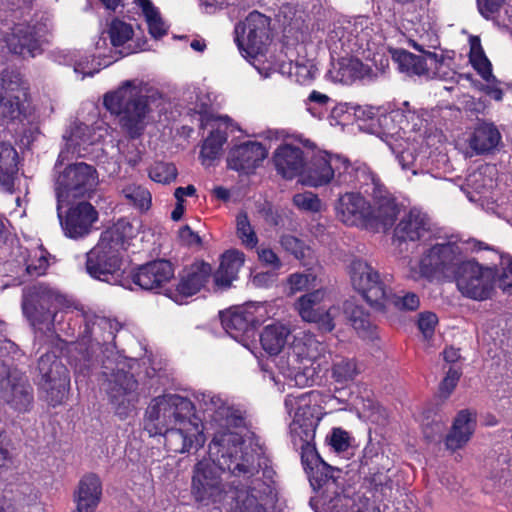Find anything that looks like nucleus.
<instances>
[{
	"label": "nucleus",
	"instance_id": "f257e3e1",
	"mask_svg": "<svg viewBox=\"0 0 512 512\" xmlns=\"http://www.w3.org/2000/svg\"><path fill=\"white\" fill-rule=\"evenodd\" d=\"M236 432L217 433L209 444V459L193 469L191 494L203 506L224 504L227 512H267L275 499V471L268 458L243 447Z\"/></svg>",
	"mask_w": 512,
	"mask_h": 512
},
{
	"label": "nucleus",
	"instance_id": "f03ea898",
	"mask_svg": "<svg viewBox=\"0 0 512 512\" xmlns=\"http://www.w3.org/2000/svg\"><path fill=\"white\" fill-rule=\"evenodd\" d=\"M132 223L120 218L101 233L98 243L86 254V271L94 279L125 286L122 251L134 236Z\"/></svg>",
	"mask_w": 512,
	"mask_h": 512
},
{
	"label": "nucleus",
	"instance_id": "7ed1b4c3",
	"mask_svg": "<svg viewBox=\"0 0 512 512\" xmlns=\"http://www.w3.org/2000/svg\"><path fill=\"white\" fill-rule=\"evenodd\" d=\"M103 104L119 118L121 127L131 138H137L143 133L148 101L141 81H124L117 90L104 95Z\"/></svg>",
	"mask_w": 512,
	"mask_h": 512
},
{
	"label": "nucleus",
	"instance_id": "20e7f679",
	"mask_svg": "<svg viewBox=\"0 0 512 512\" xmlns=\"http://www.w3.org/2000/svg\"><path fill=\"white\" fill-rule=\"evenodd\" d=\"M17 345L7 338L6 324L0 320V397L13 411L29 413L34 406V389L25 372L9 368L4 358L17 352Z\"/></svg>",
	"mask_w": 512,
	"mask_h": 512
},
{
	"label": "nucleus",
	"instance_id": "39448f33",
	"mask_svg": "<svg viewBox=\"0 0 512 512\" xmlns=\"http://www.w3.org/2000/svg\"><path fill=\"white\" fill-rule=\"evenodd\" d=\"M372 204L358 192H346L335 201L334 209L339 221L347 226L371 230H387L394 224L399 212L397 205H391V211Z\"/></svg>",
	"mask_w": 512,
	"mask_h": 512
},
{
	"label": "nucleus",
	"instance_id": "423d86ee",
	"mask_svg": "<svg viewBox=\"0 0 512 512\" xmlns=\"http://www.w3.org/2000/svg\"><path fill=\"white\" fill-rule=\"evenodd\" d=\"M325 350L324 344L309 333L296 336L283 354L277 356L275 365L279 372L295 386H310L314 369L310 364Z\"/></svg>",
	"mask_w": 512,
	"mask_h": 512
},
{
	"label": "nucleus",
	"instance_id": "0eeeda50",
	"mask_svg": "<svg viewBox=\"0 0 512 512\" xmlns=\"http://www.w3.org/2000/svg\"><path fill=\"white\" fill-rule=\"evenodd\" d=\"M65 297L54 287L38 282L23 289L22 312L30 325L43 334H53Z\"/></svg>",
	"mask_w": 512,
	"mask_h": 512
},
{
	"label": "nucleus",
	"instance_id": "6e6552de",
	"mask_svg": "<svg viewBox=\"0 0 512 512\" xmlns=\"http://www.w3.org/2000/svg\"><path fill=\"white\" fill-rule=\"evenodd\" d=\"M192 402L180 395L165 394L151 400L145 413L144 428L157 436L170 427L192 426Z\"/></svg>",
	"mask_w": 512,
	"mask_h": 512
},
{
	"label": "nucleus",
	"instance_id": "1a4fd4ad",
	"mask_svg": "<svg viewBox=\"0 0 512 512\" xmlns=\"http://www.w3.org/2000/svg\"><path fill=\"white\" fill-rule=\"evenodd\" d=\"M84 319L85 328L76 346L80 357H74L76 373L83 376L88 373L94 364L96 348L112 342L121 328L118 321L106 317L85 315Z\"/></svg>",
	"mask_w": 512,
	"mask_h": 512
},
{
	"label": "nucleus",
	"instance_id": "9d476101",
	"mask_svg": "<svg viewBox=\"0 0 512 512\" xmlns=\"http://www.w3.org/2000/svg\"><path fill=\"white\" fill-rule=\"evenodd\" d=\"M99 184L98 172L84 162L67 165L55 179V193L59 204H68L80 198H91Z\"/></svg>",
	"mask_w": 512,
	"mask_h": 512
},
{
	"label": "nucleus",
	"instance_id": "9b49d317",
	"mask_svg": "<svg viewBox=\"0 0 512 512\" xmlns=\"http://www.w3.org/2000/svg\"><path fill=\"white\" fill-rule=\"evenodd\" d=\"M315 398L314 391L288 394L285 398L286 411L293 416L290 424V438L296 450L314 441L319 423V418L314 415L315 408L312 406V400Z\"/></svg>",
	"mask_w": 512,
	"mask_h": 512
},
{
	"label": "nucleus",
	"instance_id": "f8f14e48",
	"mask_svg": "<svg viewBox=\"0 0 512 512\" xmlns=\"http://www.w3.org/2000/svg\"><path fill=\"white\" fill-rule=\"evenodd\" d=\"M235 42L242 54L253 66L264 57L270 44V19L253 11L235 27Z\"/></svg>",
	"mask_w": 512,
	"mask_h": 512
},
{
	"label": "nucleus",
	"instance_id": "ddd939ff",
	"mask_svg": "<svg viewBox=\"0 0 512 512\" xmlns=\"http://www.w3.org/2000/svg\"><path fill=\"white\" fill-rule=\"evenodd\" d=\"M36 384L44 393L49 405L56 407L67 398L70 376L66 366L54 353H46L38 359Z\"/></svg>",
	"mask_w": 512,
	"mask_h": 512
},
{
	"label": "nucleus",
	"instance_id": "4468645a",
	"mask_svg": "<svg viewBox=\"0 0 512 512\" xmlns=\"http://www.w3.org/2000/svg\"><path fill=\"white\" fill-rule=\"evenodd\" d=\"M465 258L455 242L436 243L425 250L419 261L420 275L429 279L452 281Z\"/></svg>",
	"mask_w": 512,
	"mask_h": 512
},
{
	"label": "nucleus",
	"instance_id": "2eb2a0df",
	"mask_svg": "<svg viewBox=\"0 0 512 512\" xmlns=\"http://www.w3.org/2000/svg\"><path fill=\"white\" fill-rule=\"evenodd\" d=\"M497 270L475 260H464L452 281L462 296L475 301L490 299L494 292Z\"/></svg>",
	"mask_w": 512,
	"mask_h": 512
},
{
	"label": "nucleus",
	"instance_id": "dca6fc26",
	"mask_svg": "<svg viewBox=\"0 0 512 512\" xmlns=\"http://www.w3.org/2000/svg\"><path fill=\"white\" fill-rule=\"evenodd\" d=\"M350 278L353 287L370 306L378 310L384 308L391 295L388 276L381 277L369 263L355 259L350 264Z\"/></svg>",
	"mask_w": 512,
	"mask_h": 512
},
{
	"label": "nucleus",
	"instance_id": "f3484780",
	"mask_svg": "<svg viewBox=\"0 0 512 512\" xmlns=\"http://www.w3.org/2000/svg\"><path fill=\"white\" fill-rule=\"evenodd\" d=\"M104 375L105 391L112 410L120 419L128 418L139 401L137 380L133 374L120 368L104 371Z\"/></svg>",
	"mask_w": 512,
	"mask_h": 512
},
{
	"label": "nucleus",
	"instance_id": "a211bd4d",
	"mask_svg": "<svg viewBox=\"0 0 512 512\" xmlns=\"http://www.w3.org/2000/svg\"><path fill=\"white\" fill-rule=\"evenodd\" d=\"M345 157L336 154L324 153L315 156L306 170H303L300 182L310 187H320L333 182L341 186L350 179L343 171Z\"/></svg>",
	"mask_w": 512,
	"mask_h": 512
},
{
	"label": "nucleus",
	"instance_id": "6ab92c4d",
	"mask_svg": "<svg viewBox=\"0 0 512 512\" xmlns=\"http://www.w3.org/2000/svg\"><path fill=\"white\" fill-rule=\"evenodd\" d=\"M343 171L350 176V179L343 182V185L357 183L364 188V192L368 194L374 203H379L380 207L386 211H391V205H397L393 194L382 183L377 174H375L365 163L351 164L345 158V168Z\"/></svg>",
	"mask_w": 512,
	"mask_h": 512
},
{
	"label": "nucleus",
	"instance_id": "aec40b11",
	"mask_svg": "<svg viewBox=\"0 0 512 512\" xmlns=\"http://www.w3.org/2000/svg\"><path fill=\"white\" fill-rule=\"evenodd\" d=\"M21 75L12 70H4L0 75V114L11 121L26 118L25 101L27 91Z\"/></svg>",
	"mask_w": 512,
	"mask_h": 512
},
{
	"label": "nucleus",
	"instance_id": "412c9836",
	"mask_svg": "<svg viewBox=\"0 0 512 512\" xmlns=\"http://www.w3.org/2000/svg\"><path fill=\"white\" fill-rule=\"evenodd\" d=\"M62 206L63 204L57 202V216L65 236L81 239L89 235L99 218L95 207L87 201H81L69 207L63 214Z\"/></svg>",
	"mask_w": 512,
	"mask_h": 512
},
{
	"label": "nucleus",
	"instance_id": "4be33fe9",
	"mask_svg": "<svg viewBox=\"0 0 512 512\" xmlns=\"http://www.w3.org/2000/svg\"><path fill=\"white\" fill-rule=\"evenodd\" d=\"M374 29L367 17H358L354 23H349L340 31L336 32L339 36L343 50L347 54H355L363 58H370L375 48L372 41Z\"/></svg>",
	"mask_w": 512,
	"mask_h": 512
},
{
	"label": "nucleus",
	"instance_id": "5701e85b",
	"mask_svg": "<svg viewBox=\"0 0 512 512\" xmlns=\"http://www.w3.org/2000/svg\"><path fill=\"white\" fill-rule=\"evenodd\" d=\"M48 28L44 23L17 24L7 40L9 50L22 57H35L41 53V46L45 42Z\"/></svg>",
	"mask_w": 512,
	"mask_h": 512
},
{
	"label": "nucleus",
	"instance_id": "b1692460",
	"mask_svg": "<svg viewBox=\"0 0 512 512\" xmlns=\"http://www.w3.org/2000/svg\"><path fill=\"white\" fill-rule=\"evenodd\" d=\"M197 399L205 411L211 412L212 420L220 428L214 436L220 432H232L230 428H239L245 425L242 413L229 406L219 395L210 391L201 392L197 395Z\"/></svg>",
	"mask_w": 512,
	"mask_h": 512
},
{
	"label": "nucleus",
	"instance_id": "393cba45",
	"mask_svg": "<svg viewBox=\"0 0 512 512\" xmlns=\"http://www.w3.org/2000/svg\"><path fill=\"white\" fill-rule=\"evenodd\" d=\"M432 236V222L429 216L419 209H411L397 224L394 240L399 242L428 240Z\"/></svg>",
	"mask_w": 512,
	"mask_h": 512
},
{
	"label": "nucleus",
	"instance_id": "a878e982",
	"mask_svg": "<svg viewBox=\"0 0 512 512\" xmlns=\"http://www.w3.org/2000/svg\"><path fill=\"white\" fill-rule=\"evenodd\" d=\"M173 264L164 259L154 260L141 265L132 274L133 283L143 290H157L174 277Z\"/></svg>",
	"mask_w": 512,
	"mask_h": 512
},
{
	"label": "nucleus",
	"instance_id": "bb28decb",
	"mask_svg": "<svg viewBox=\"0 0 512 512\" xmlns=\"http://www.w3.org/2000/svg\"><path fill=\"white\" fill-rule=\"evenodd\" d=\"M267 157L265 147L254 141H247L230 150L227 163L230 169L249 174Z\"/></svg>",
	"mask_w": 512,
	"mask_h": 512
},
{
	"label": "nucleus",
	"instance_id": "cd10ccee",
	"mask_svg": "<svg viewBox=\"0 0 512 512\" xmlns=\"http://www.w3.org/2000/svg\"><path fill=\"white\" fill-rule=\"evenodd\" d=\"M212 267L204 261H196L185 266L179 274L176 291L180 296L190 297L197 294L208 282Z\"/></svg>",
	"mask_w": 512,
	"mask_h": 512
},
{
	"label": "nucleus",
	"instance_id": "c85d7f7f",
	"mask_svg": "<svg viewBox=\"0 0 512 512\" xmlns=\"http://www.w3.org/2000/svg\"><path fill=\"white\" fill-rule=\"evenodd\" d=\"M273 161L277 172L283 178L291 180L297 176L302 178L305 167L304 152L300 147L282 145L276 149Z\"/></svg>",
	"mask_w": 512,
	"mask_h": 512
},
{
	"label": "nucleus",
	"instance_id": "c756f323",
	"mask_svg": "<svg viewBox=\"0 0 512 512\" xmlns=\"http://www.w3.org/2000/svg\"><path fill=\"white\" fill-rule=\"evenodd\" d=\"M161 435L164 437L166 449L174 453L188 452L194 442L197 444L203 442L199 426L193 421L192 426H173L165 429Z\"/></svg>",
	"mask_w": 512,
	"mask_h": 512
},
{
	"label": "nucleus",
	"instance_id": "7c9ffc66",
	"mask_svg": "<svg viewBox=\"0 0 512 512\" xmlns=\"http://www.w3.org/2000/svg\"><path fill=\"white\" fill-rule=\"evenodd\" d=\"M220 318L226 333L236 341H242L243 337L254 334L255 317L243 308L221 312Z\"/></svg>",
	"mask_w": 512,
	"mask_h": 512
},
{
	"label": "nucleus",
	"instance_id": "2f4dec72",
	"mask_svg": "<svg viewBox=\"0 0 512 512\" xmlns=\"http://www.w3.org/2000/svg\"><path fill=\"white\" fill-rule=\"evenodd\" d=\"M19 154L16 148L6 141L0 142V189L12 193L19 171Z\"/></svg>",
	"mask_w": 512,
	"mask_h": 512
},
{
	"label": "nucleus",
	"instance_id": "473e14b6",
	"mask_svg": "<svg viewBox=\"0 0 512 512\" xmlns=\"http://www.w3.org/2000/svg\"><path fill=\"white\" fill-rule=\"evenodd\" d=\"M102 494L101 481L95 474L85 475L75 493L77 512H95Z\"/></svg>",
	"mask_w": 512,
	"mask_h": 512
},
{
	"label": "nucleus",
	"instance_id": "72a5a7b5",
	"mask_svg": "<svg viewBox=\"0 0 512 512\" xmlns=\"http://www.w3.org/2000/svg\"><path fill=\"white\" fill-rule=\"evenodd\" d=\"M475 423V414L467 409L461 410L453 422L451 431L446 436V447L452 451L463 447L471 438Z\"/></svg>",
	"mask_w": 512,
	"mask_h": 512
},
{
	"label": "nucleus",
	"instance_id": "f704fd0d",
	"mask_svg": "<svg viewBox=\"0 0 512 512\" xmlns=\"http://www.w3.org/2000/svg\"><path fill=\"white\" fill-rule=\"evenodd\" d=\"M335 469L323 462L319 466H315L313 470H309V481L314 490H322V506L323 510L327 508V503L338 493L335 491L337 487Z\"/></svg>",
	"mask_w": 512,
	"mask_h": 512
},
{
	"label": "nucleus",
	"instance_id": "c9c22d12",
	"mask_svg": "<svg viewBox=\"0 0 512 512\" xmlns=\"http://www.w3.org/2000/svg\"><path fill=\"white\" fill-rule=\"evenodd\" d=\"M244 264V254L238 250H228L221 258L220 266L214 274V281L218 287L229 288L237 278L240 268Z\"/></svg>",
	"mask_w": 512,
	"mask_h": 512
},
{
	"label": "nucleus",
	"instance_id": "e433bc0d",
	"mask_svg": "<svg viewBox=\"0 0 512 512\" xmlns=\"http://www.w3.org/2000/svg\"><path fill=\"white\" fill-rule=\"evenodd\" d=\"M501 141V134L491 123H479L470 139V148L478 155L493 151Z\"/></svg>",
	"mask_w": 512,
	"mask_h": 512
},
{
	"label": "nucleus",
	"instance_id": "4c0bfd02",
	"mask_svg": "<svg viewBox=\"0 0 512 512\" xmlns=\"http://www.w3.org/2000/svg\"><path fill=\"white\" fill-rule=\"evenodd\" d=\"M338 76L342 83L351 84L356 80L373 81L377 73L358 58L343 57L339 62Z\"/></svg>",
	"mask_w": 512,
	"mask_h": 512
},
{
	"label": "nucleus",
	"instance_id": "58836bf2",
	"mask_svg": "<svg viewBox=\"0 0 512 512\" xmlns=\"http://www.w3.org/2000/svg\"><path fill=\"white\" fill-rule=\"evenodd\" d=\"M290 334V328L285 324L267 325L260 334L262 348L271 356H277L283 351Z\"/></svg>",
	"mask_w": 512,
	"mask_h": 512
},
{
	"label": "nucleus",
	"instance_id": "ea45409f",
	"mask_svg": "<svg viewBox=\"0 0 512 512\" xmlns=\"http://www.w3.org/2000/svg\"><path fill=\"white\" fill-rule=\"evenodd\" d=\"M414 47L424 55H415L405 50H395L393 59L398 64L399 70L408 75H426L429 73V60L426 56L428 51H424L417 44Z\"/></svg>",
	"mask_w": 512,
	"mask_h": 512
},
{
	"label": "nucleus",
	"instance_id": "a19ab883",
	"mask_svg": "<svg viewBox=\"0 0 512 512\" xmlns=\"http://www.w3.org/2000/svg\"><path fill=\"white\" fill-rule=\"evenodd\" d=\"M137 4L146 19L150 35L155 38H161L167 34L168 27L163 21L159 10L153 5L151 0H133Z\"/></svg>",
	"mask_w": 512,
	"mask_h": 512
},
{
	"label": "nucleus",
	"instance_id": "79ce46f5",
	"mask_svg": "<svg viewBox=\"0 0 512 512\" xmlns=\"http://www.w3.org/2000/svg\"><path fill=\"white\" fill-rule=\"evenodd\" d=\"M344 309L358 335L364 339L373 340L375 338V327L371 324L368 315L363 309L350 302L345 304Z\"/></svg>",
	"mask_w": 512,
	"mask_h": 512
},
{
	"label": "nucleus",
	"instance_id": "37998d69",
	"mask_svg": "<svg viewBox=\"0 0 512 512\" xmlns=\"http://www.w3.org/2000/svg\"><path fill=\"white\" fill-rule=\"evenodd\" d=\"M469 60L487 83L495 81V76L492 74V65L486 57L478 37L470 38Z\"/></svg>",
	"mask_w": 512,
	"mask_h": 512
},
{
	"label": "nucleus",
	"instance_id": "c03bdc74",
	"mask_svg": "<svg viewBox=\"0 0 512 512\" xmlns=\"http://www.w3.org/2000/svg\"><path fill=\"white\" fill-rule=\"evenodd\" d=\"M429 60V71L444 81H455L456 72L452 69V58L435 52H427Z\"/></svg>",
	"mask_w": 512,
	"mask_h": 512
},
{
	"label": "nucleus",
	"instance_id": "a18cd8bd",
	"mask_svg": "<svg viewBox=\"0 0 512 512\" xmlns=\"http://www.w3.org/2000/svg\"><path fill=\"white\" fill-rule=\"evenodd\" d=\"M360 373V367L355 359L340 358L334 361L332 367L333 379L341 384H347Z\"/></svg>",
	"mask_w": 512,
	"mask_h": 512
},
{
	"label": "nucleus",
	"instance_id": "49530a36",
	"mask_svg": "<svg viewBox=\"0 0 512 512\" xmlns=\"http://www.w3.org/2000/svg\"><path fill=\"white\" fill-rule=\"evenodd\" d=\"M226 140L227 133L221 130L220 127L213 130L202 145L200 154L203 160H215L221 154L222 146Z\"/></svg>",
	"mask_w": 512,
	"mask_h": 512
},
{
	"label": "nucleus",
	"instance_id": "de8ad7c7",
	"mask_svg": "<svg viewBox=\"0 0 512 512\" xmlns=\"http://www.w3.org/2000/svg\"><path fill=\"white\" fill-rule=\"evenodd\" d=\"M111 45L115 48L124 46L133 37V28L130 24L113 19L106 31Z\"/></svg>",
	"mask_w": 512,
	"mask_h": 512
},
{
	"label": "nucleus",
	"instance_id": "09e8293b",
	"mask_svg": "<svg viewBox=\"0 0 512 512\" xmlns=\"http://www.w3.org/2000/svg\"><path fill=\"white\" fill-rule=\"evenodd\" d=\"M324 294V291L317 289L299 298L298 311L303 320L313 319L315 312L321 309L319 305L324 298Z\"/></svg>",
	"mask_w": 512,
	"mask_h": 512
},
{
	"label": "nucleus",
	"instance_id": "8fccbe9b",
	"mask_svg": "<svg viewBox=\"0 0 512 512\" xmlns=\"http://www.w3.org/2000/svg\"><path fill=\"white\" fill-rule=\"evenodd\" d=\"M124 197L141 211L148 210L151 205V194L143 186L128 185L123 190Z\"/></svg>",
	"mask_w": 512,
	"mask_h": 512
},
{
	"label": "nucleus",
	"instance_id": "3c124183",
	"mask_svg": "<svg viewBox=\"0 0 512 512\" xmlns=\"http://www.w3.org/2000/svg\"><path fill=\"white\" fill-rule=\"evenodd\" d=\"M236 226L237 236L241 239L242 244L251 249L256 247L258 238L246 213L242 212L237 215Z\"/></svg>",
	"mask_w": 512,
	"mask_h": 512
},
{
	"label": "nucleus",
	"instance_id": "603ef678",
	"mask_svg": "<svg viewBox=\"0 0 512 512\" xmlns=\"http://www.w3.org/2000/svg\"><path fill=\"white\" fill-rule=\"evenodd\" d=\"M49 266L46 252L44 250L34 251L33 255H29V259L25 262L26 274L30 277H39L45 274Z\"/></svg>",
	"mask_w": 512,
	"mask_h": 512
},
{
	"label": "nucleus",
	"instance_id": "864d4df0",
	"mask_svg": "<svg viewBox=\"0 0 512 512\" xmlns=\"http://www.w3.org/2000/svg\"><path fill=\"white\" fill-rule=\"evenodd\" d=\"M177 169L172 163H155L149 171V177L158 183L168 184L176 179Z\"/></svg>",
	"mask_w": 512,
	"mask_h": 512
},
{
	"label": "nucleus",
	"instance_id": "5fc2aeb1",
	"mask_svg": "<svg viewBox=\"0 0 512 512\" xmlns=\"http://www.w3.org/2000/svg\"><path fill=\"white\" fill-rule=\"evenodd\" d=\"M289 72L295 75L297 82L304 84L315 77L317 68L310 60L297 59L294 63L291 62Z\"/></svg>",
	"mask_w": 512,
	"mask_h": 512
},
{
	"label": "nucleus",
	"instance_id": "6e6d98bb",
	"mask_svg": "<svg viewBox=\"0 0 512 512\" xmlns=\"http://www.w3.org/2000/svg\"><path fill=\"white\" fill-rule=\"evenodd\" d=\"M114 60L110 58L104 57L101 61H96V58L93 56L91 59L86 57L83 60L78 61L74 66V71L76 73H81L83 77L85 76H93L95 73L99 72L101 67H107Z\"/></svg>",
	"mask_w": 512,
	"mask_h": 512
},
{
	"label": "nucleus",
	"instance_id": "4d7b16f0",
	"mask_svg": "<svg viewBox=\"0 0 512 512\" xmlns=\"http://www.w3.org/2000/svg\"><path fill=\"white\" fill-rule=\"evenodd\" d=\"M293 203L299 209L308 212H319L322 206V202L318 196L310 191L295 194L293 196Z\"/></svg>",
	"mask_w": 512,
	"mask_h": 512
},
{
	"label": "nucleus",
	"instance_id": "13d9d810",
	"mask_svg": "<svg viewBox=\"0 0 512 512\" xmlns=\"http://www.w3.org/2000/svg\"><path fill=\"white\" fill-rule=\"evenodd\" d=\"M462 375V371L460 369H456L454 367H450L446 372L445 377L440 382L438 397L446 400L452 394L455 387L457 386L459 379Z\"/></svg>",
	"mask_w": 512,
	"mask_h": 512
},
{
	"label": "nucleus",
	"instance_id": "bf43d9fd",
	"mask_svg": "<svg viewBox=\"0 0 512 512\" xmlns=\"http://www.w3.org/2000/svg\"><path fill=\"white\" fill-rule=\"evenodd\" d=\"M298 450L300 451L301 462L306 472L313 470L315 466H319L324 462L316 450L314 441L299 447Z\"/></svg>",
	"mask_w": 512,
	"mask_h": 512
},
{
	"label": "nucleus",
	"instance_id": "052dcab7",
	"mask_svg": "<svg viewBox=\"0 0 512 512\" xmlns=\"http://www.w3.org/2000/svg\"><path fill=\"white\" fill-rule=\"evenodd\" d=\"M281 246L295 256L297 259H303L308 252V248L298 238L292 235H283L280 239Z\"/></svg>",
	"mask_w": 512,
	"mask_h": 512
},
{
	"label": "nucleus",
	"instance_id": "680f3d73",
	"mask_svg": "<svg viewBox=\"0 0 512 512\" xmlns=\"http://www.w3.org/2000/svg\"><path fill=\"white\" fill-rule=\"evenodd\" d=\"M333 320L334 315L331 309L326 311L319 309L315 312L313 319H305L307 322L316 323L323 332H331L334 329L335 324Z\"/></svg>",
	"mask_w": 512,
	"mask_h": 512
},
{
	"label": "nucleus",
	"instance_id": "e2e57ef3",
	"mask_svg": "<svg viewBox=\"0 0 512 512\" xmlns=\"http://www.w3.org/2000/svg\"><path fill=\"white\" fill-rule=\"evenodd\" d=\"M502 270L496 276L498 286L504 292L512 294V259L502 261Z\"/></svg>",
	"mask_w": 512,
	"mask_h": 512
},
{
	"label": "nucleus",
	"instance_id": "0e129e2a",
	"mask_svg": "<svg viewBox=\"0 0 512 512\" xmlns=\"http://www.w3.org/2000/svg\"><path fill=\"white\" fill-rule=\"evenodd\" d=\"M329 443L335 451L344 452L350 446V436L345 430L334 428L330 435Z\"/></svg>",
	"mask_w": 512,
	"mask_h": 512
},
{
	"label": "nucleus",
	"instance_id": "69168bd1",
	"mask_svg": "<svg viewBox=\"0 0 512 512\" xmlns=\"http://www.w3.org/2000/svg\"><path fill=\"white\" fill-rule=\"evenodd\" d=\"M392 301L397 307L404 310H415L419 306V297L414 293H407L404 296H394L392 293L386 301Z\"/></svg>",
	"mask_w": 512,
	"mask_h": 512
},
{
	"label": "nucleus",
	"instance_id": "338daca9",
	"mask_svg": "<svg viewBox=\"0 0 512 512\" xmlns=\"http://www.w3.org/2000/svg\"><path fill=\"white\" fill-rule=\"evenodd\" d=\"M438 322L436 314L432 312L422 313L418 320V328L425 338H430Z\"/></svg>",
	"mask_w": 512,
	"mask_h": 512
},
{
	"label": "nucleus",
	"instance_id": "774afa93",
	"mask_svg": "<svg viewBox=\"0 0 512 512\" xmlns=\"http://www.w3.org/2000/svg\"><path fill=\"white\" fill-rule=\"evenodd\" d=\"M315 277L312 274L306 273H294L288 278L290 289L293 292L301 291L309 287L311 281H314Z\"/></svg>",
	"mask_w": 512,
	"mask_h": 512
}]
</instances>
